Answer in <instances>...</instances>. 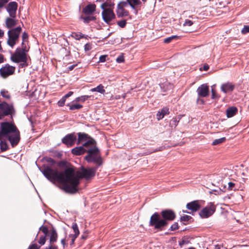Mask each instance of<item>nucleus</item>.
Listing matches in <instances>:
<instances>
[{
    "label": "nucleus",
    "instance_id": "29",
    "mask_svg": "<svg viewBox=\"0 0 249 249\" xmlns=\"http://www.w3.org/2000/svg\"><path fill=\"white\" fill-rule=\"evenodd\" d=\"M113 5V4H112L111 2H103L101 5V8L104 10L106 9V8H111V6Z\"/></svg>",
    "mask_w": 249,
    "mask_h": 249
},
{
    "label": "nucleus",
    "instance_id": "6",
    "mask_svg": "<svg viewBox=\"0 0 249 249\" xmlns=\"http://www.w3.org/2000/svg\"><path fill=\"white\" fill-rule=\"evenodd\" d=\"M21 32V28L20 27H18L8 31L7 33L8 38L7 41V43L12 48L14 47L18 41Z\"/></svg>",
    "mask_w": 249,
    "mask_h": 249
},
{
    "label": "nucleus",
    "instance_id": "50",
    "mask_svg": "<svg viewBox=\"0 0 249 249\" xmlns=\"http://www.w3.org/2000/svg\"><path fill=\"white\" fill-rule=\"evenodd\" d=\"M178 224L177 223H174L173 225H172L171 227V229L172 231H174L177 229H178Z\"/></svg>",
    "mask_w": 249,
    "mask_h": 249
},
{
    "label": "nucleus",
    "instance_id": "63",
    "mask_svg": "<svg viewBox=\"0 0 249 249\" xmlns=\"http://www.w3.org/2000/svg\"><path fill=\"white\" fill-rule=\"evenodd\" d=\"M48 161H52L53 162H54L53 160L51 158H50V160Z\"/></svg>",
    "mask_w": 249,
    "mask_h": 249
},
{
    "label": "nucleus",
    "instance_id": "12",
    "mask_svg": "<svg viewBox=\"0 0 249 249\" xmlns=\"http://www.w3.org/2000/svg\"><path fill=\"white\" fill-rule=\"evenodd\" d=\"M17 8L18 4L16 2L11 1L8 3L7 7V11L10 17L16 18Z\"/></svg>",
    "mask_w": 249,
    "mask_h": 249
},
{
    "label": "nucleus",
    "instance_id": "37",
    "mask_svg": "<svg viewBox=\"0 0 249 249\" xmlns=\"http://www.w3.org/2000/svg\"><path fill=\"white\" fill-rule=\"evenodd\" d=\"M72 36L77 40H79L80 39L83 38L84 37V35L82 34H78L76 33H74L72 35Z\"/></svg>",
    "mask_w": 249,
    "mask_h": 249
},
{
    "label": "nucleus",
    "instance_id": "19",
    "mask_svg": "<svg viewBox=\"0 0 249 249\" xmlns=\"http://www.w3.org/2000/svg\"><path fill=\"white\" fill-rule=\"evenodd\" d=\"M129 12L128 11L126 10L122 7L117 6V15L118 17H123L127 16L128 15Z\"/></svg>",
    "mask_w": 249,
    "mask_h": 249
},
{
    "label": "nucleus",
    "instance_id": "5",
    "mask_svg": "<svg viewBox=\"0 0 249 249\" xmlns=\"http://www.w3.org/2000/svg\"><path fill=\"white\" fill-rule=\"evenodd\" d=\"M28 49L26 46L17 48L15 52L11 54L10 59L13 62L19 63L20 68H24L28 66L27 62Z\"/></svg>",
    "mask_w": 249,
    "mask_h": 249
},
{
    "label": "nucleus",
    "instance_id": "54",
    "mask_svg": "<svg viewBox=\"0 0 249 249\" xmlns=\"http://www.w3.org/2000/svg\"><path fill=\"white\" fill-rule=\"evenodd\" d=\"M46 249H57V247L55 246L50 245L48 248Z\"/></svg>",
    "mask_w": 249,
    "mask_h": 249
},
{
    "label": "nucleus",
    "instance_id": "2",
    "mask_svg": "<svg viewBox=\"0 0 249 249\" xmlns=\"http://www.w3.org/2000/svg\"><path fill=\"white\" fill-rule=\"evenodd\" d=\"M20 140L19 131L16 126L9 122H2L0 124V146L2 151L8 148L6 141L8 140L14 147L17 145Z\"/></svg>",
    "mask_w": 249,
    "mask_h": 249
},
{
    "label": "nucleus",
    "instance_id": "28",
    "mask_svg": "<svg viewBox=\"0 0 249 249\" xmlns=\"http://www.w3.org/2000/svg\"><path fill=\"white\" fill-rule=\"evenodd\" d=\"M1 95L6 99H9L10 97V94L8 90L3 89L0 91Z\"/></svg>",
    "mask_w": 249,
    "mask_h": 249
},
{
    "label": "nucleus",
    "instance_id": "3",
    "mask_svg": "<svg viewBox=\"0 0 249 249\" xmlns=\"http://www.w3.org/2000/svg\"><path fill=\"white\" fill-rule=\"evenodd\" d=\"M83 145L87 149L88 155L85 157L86 160L88 162H94L98 166L101 165L102 164V158L95 141L90 139L84 143Z\"/></svg>",
    "mask_w": 249,
    "mask_h": 249
},
{
    "label": "nucleus",
    "instance_id": "48",
    "mask_svg": "<svg viewBox=\"0 0 249 249\" xmlns=\"http://www.w3.org/2000/svg\"><path fill=\"white\" fill-rule=\"evenodd\" d=\"M84 49L85 51H88L90 50L91 49V45L90 44L87 43L86 44H85L84 46Z\"/></svg>",
    "mask_w": 249,
    "mask_h": 249
},
{
    "label": "nucleus",
    "instance_id": "8",
    "mask_svg": "<svg viewBox=\"0 0 249 249\" xmlns=\"http://www.w3.org/2000/svg\"><path fill=\"white\" fill-rule=\"evenodd\" d=\"M14 112V107L12 105L5 102L0 104V114L1 119L6 116L12 115Z\"/></svg>",
    "mask_w": 249,
    "mask_h": 249
},
{
    "label": "nucleus",
    "instance_id": "10",
    "mask_svg": "<svg viewBox=\"0 0 249 249\" xmlns=\"http://www.w3.org/2000/svg\"><path fill=\"white\" fill-rule=\"evenodd\" d=\"M103 20L105 22L109 24L115 17V14L111 8L104 9L102 13Z\"/></svg>",
    "mask_w": 249,
    "mask_h": 249
},
{
    "label": "nucleus",
    "instance_id": "4",
    "mask_svg": "<svg viewBox=\"0 0 249 249\" xmlns=\"http://www.w3.org/2000/svg\"><path fill=\"white\" fill-rule=\"evenodd\" d=\"M162 217L157 213L153 214L150 218V225L154 226L156 229H161L167 224V220H173L175 217V214L170 210L162 211L161 213Z\"/></svg>",
    "mask_w": 249,
    "mask_h": 249
},
{
    "label": "nucleus",
    "instance_id": "51",
    "mask_svg": "<svg viewBox=\"0 0 249 249\" xmlns=\"http://www.w3.org/2000/svg\"><path fill=\"white\" fill-rule=\"evenodd\" d=\"M212 99H214L215 97H217V95H216V92L214 90V89H213V87L212 88Z\"/></svg>",
    "mask_w": 249,
    "mask_h": 249
},
{
    "label": "nucleus",
    "instance_id": "32",
    "mask_svg": "<svg viewBox=\"0 0 249 249\" xmlns=\"http://www.w3.org/2000/svg\"><path fill=\"white\" fill-rule=\"evenodd\" d=\"M28 36L27 33L24 32L22 35V47L26 46L25 42L27 40Z\"/></svg>",
    "mask_w": 249,
    "mask_h": 249
},
{
    "label": "nucleus",
    "instance_id": "62",
    "mask_svg": "<svg viewBox=\"0 0 249 249\" xmlns=\"http://www.w3.org/2000/svg\"><path fill=\"white\" fill-rule=\"evenodd\" d=\"M96 1L97 2H103V3L105 2V0H96Z\"/></svg>",
    "mask_w": 249,
    "mask_h": 249
},
{
    "label": "nucleus",
    "instance_id": "44",
    "mask_svg": "<svg viewBox=\"0 0 249 249\" xmlns=\"http://www.w3.org/2000/svg\"><path fill=\"white\" fill-rule=\"evenodd\" d=\"M78 235H75V234H71L69 235V237L71 238V242L70 243L71 245L73 244L74 243V242L75 240V239L77 237Z\"/></svg>",
    "mask_w": 249,
    "mask_h": 249
},
{
    "label": "nucleus",
    "instance_id": "53",
    "mask_svg": "<svg viewBox=\"0 0 249 249\" xmlns=\"http://www.w3.org/2000/svg\"><path fill=\"white\" fill-rule=\"evenodd\" d=\"M73 92L72 91H69L67 94H66L63 97L66 99L67 98L71 96L73 94Z\"/></svg>",
    "mask_w": 249,
    "mask_h": 249
},
{
    "label": "nucleus",
    "instance_id": "61",
    "mask_svg": "<svg viewBox=\"0 0 249 249\" xmlns=\"http://www.w3.org/2000/svg\"><path fill=\"white\" fill-rule=\"evenodd\" d=\"M197 102H198V103H199V102H201V104H203V100H202V99H199V98H198V99H197Z\"/></svg>",
    "mask_w": 249,
    "mask_h": 249
},
{
    "label": "nucleus",
    "instance_id": "1",
    "mask_svg": "<svg viewBox=\"0 0 249 249\" xmlns=\"http://www.w3.org/2000/svg\"><path fill=\"white\" fill-rule=\"evenodd\" d=\"M97 168H82L80 171L75 173L74 170L69 168L63 172L47 166L41 170L44 176L51 182L57 181L63 185L64 190L69 193H75L78 190L79 179H86L93 177Z\"/></svg>",
    "mask_w": 249,
    "mask_h": 249
},
{
    "label": "nucleus",
    "instance_id": "64",
    "mask_svg": "<svg viewBox=\"0 0 249 249\" xmlns=\"http://www.w3.org/2000/svg\"><path fill=\"white\" fill-rule=\"evenodd\" d=\"M189 249H195L193 247H191V248H189Z\"/></svg>",
    "mask_w": 249,
    "mask_h": 249
},
{
    "label": "nucleus",
    "instance_id": "58",
    "mask_svg": "<svg viewBox=\"0 0 249 249\" xmlns=\"http://www.w3.org/2000/svg\"><path fill=\"white\" fill-rule=\"evenodd\" d=\"M209 66L208 65H204L203 67V69L205 71H207L209 69Z\"/></svg>",
    "mask_w": 249,
    "mask_h": 249
},
{
    "label": "nucleus",
    "instance_id": "49",
    "mask_svg": "<svg viewBox=\"0 0 249 249\" xmlns=\"http://www.w3.org/2000/svg\"><path fill=\"white\" fill-rule=\"evenodd\" d=\"M7 2L8 0H0V9L2 8Z\"/></svg>",
    "mask_w": 249,
    "mask_h": 249
},
{
    "label": "nucleus",
    "instance_id": "34",
    "mask_svg": "<svg viewBox=\"0 0 249 249\" xmlns=\"http://www.w3.org/2000/svg\"><path fill=\"white\" fill-rule=\"evenodd\" d=\"M177 36H173L170 37L166 38L164 40V42L165 43H170L172 40H173L174 38H177Z\"/></svg>",
    "mask_w": 249,
    "mask_h": 249
},
{
    "label": "nucleus",
    "instance_id": "39",
    "mask_svg": "<svg viewBox=\"0 0 249 249\" xmlns=\"http://www.w3.org/2000/svg\"><path fill=\"white\" fill-rule=\"evenodd\" d=\"M39 230L41 231L45 235L48 234V230L46 227L42 226L41 227H40Z\"/></svg>",
    "mask_w": 249,
    "mask_h": 249
},
{
    "label": "nucleus",
    "instance_id": "14",
    "mask_svg": "<svg viewBox=\"0 0 249 249\" xmlns=\"http://www.w3.org/2000/svg\"><path fill=\"white\" fill-rule=\"evenodd\" d=\"M186 207L192 212H196L200 209V204L198 201L195 200L187 203Z\"/></svg>",
    "mask_w": 249,
    "mask_h": 249
},
{
    "label": "nucleus",
    "instance_id": "45",
    "mask_svg": "<svg viewBox=\"0 0 249 249\" xmlns=\"http://www.w3.org/2000/svg\"><path fill=\"white\" fill-rule=\"evenodd\" d=\"M45 242H46V237L45 236H41L40 237V239L38 241V243L41 245H43L45 243Z\"/></svg>",
    "mask_w": 249,
    "mask_h": 249
},
{
    "label": "nucleus",
    "instance_id": "40",
    "mask_svg": "<svg viewBox=\"0 0 249 249\" xmlns=\"http://www.w3.org/2000/svg\"><path fill=\"white\" fill-rule=\"evenodd\" d=\"M124 59L123 55H120L116 58V61L119 63H122L124 62Z\"/></svg>",
    "mask_w": 249,
    "mask_h": 249
},
{
    "label": "nucleus",
    "instance_id": "23",
    "mask_svg": "<svg viewBox=\"0 0 249 249\" xmlns=\"http://www.w3.org/2000/svg\"><path fill=\"white\" fill-rule=\"evenodd\" d=\"M169 113V109L167 107H164L160 111H159L157 114V118L158 120L162 119L165 115Z\"/></svg>",
    "mask_w": 249,
    "mask_h": 249
},
{
    "label": "nucleus",
    "instance_id": "60",
    "mask_svg": "<svg viewBox=\"0 0 249 249\" xmlns=\"http://www.w3.org/2000/svg\"><path fill=\"white\" fill-rule=\"evenodd\" d=\"M221 246L219 245H216L215 246V249H220Z\"/></svg>",
    "mask_w": 249,
    "mask_h": 249
},
{
    "label": "nucleus",
    "instance_id": "26",
    "mask_svg": "<svg viewBox=\"0 0 249 249\" xmlns=\"http://www.w3.org/2000/svg\"><path fill=\"white\" fill-rule=\"evenodd\" d=\"M90 96L89 95H83L80 97H78L75 98V99L73 101V102H84L86 100L89 99Z\"/></svg>",
    "mask_w": 249,
    "mask_h": 249
},
{
    "label": "nucleus",
    "instance_id": "56",
    "mask_svg": "<svg viewBox=\"0 0 249 249\" xmlns=\"http://www.w3.org/2000/svg\"><path fill=\"white\" fill-rule=\"evenodd\" d=\"M187 243V242L186 241H185L184 240H182L181 241H180L179 242V245L180 246H183V245Z\"/></svg>",
    "mask_w": 249,
    "mask_h": 249
},
{
    "label": "nucleus",
    "instance_id": "24",
    "mask_svg": "<svg viewBox=\"0 0 249 249\" xmlns=\"http://www.w3.org/2000/svg\"><path fill=\"white\" fill-rule=\"evenodd\" d=\"M90 91L92 92L96 91L101 94H104L105 92L104 87L102 84H100L96 88L91 89Z\"/></svg>",
    "mask_w": 249,
    "mask_h": 249
},
{
    "label": "nucleus",
    "instance_id": "46",
    "mask_svg": "<svg viewBox=\"0 0 249 249\" xmlns=\"http://www.w3.org/2000/svg\"><path fill=\"white\" fill-rule=\"evenodd\" d=\"M228 184V190H232L235 186V184L232 182H229Z\"/></svg>",
    "mask_w": 249,
    "mask_h": 249
},
{
    "label": "nucleus",
    "instance_id": "22",
    "mask_svg": "<svg viewBox=\"0 0 249 249\" xmlns=\"http://www.w3.org/2000/svg\"><path fill=\"white\" fill-rule=\"evenodd\" d=\"M95 8V4H89L84 9V12L86 14H91L94 12Z\"/></svg>",
    "mask_w": 249,
    "mask_h": 249
},
{
    "label": "nucleus",
    "instance_id": "59",
    "mask_svg": "<svg viewBox=\"0 0 249 249\" xmlns=\"http://www.w3.org/2000/svg\"><path fill=\"white\" fill-rule=\"evenodd\" d=\"M61 243L63 245V246L64 247V246L65 245V239H62L61 241Z\"/></svg>",
    "mask_w": 249,
    "mask_h": 249
},
{
    "label": "nucleus",
    "instance_id": "7",
    "mask_svg": "<svg viewBox=\"0 0 249 249\" xmlns=\"http://www.w3.org/2000/svg\"><path fill=\"white\" fill-rule=\"evenodd\" d=\"M215 209V206L213 203L211 202L199 212V214L202 218H207L213 214Z\"/></svg>",
    "mask_w": 249,
    "mask_h": 249
},
{
    "label": "nucleus",
    "instance_id": "27",
    "mask_svg": "<svg viewBox=\"0 0 249 249\" xmlns=\"http://www.w3.org/2000/svg\"><path fill=\"white\" fill-rule=\"evenodd\" d=\"M67 106L70 107V109L71 110L79 109L83 107L82 105L77 104H73L72 105L68 104Z\"/></svg>",
    "mask_w": 249,
    "mask_h": 249
},
{
    "label": "nucleus",
    "instance_id": "33",
    "mask_svg": "<svg viewBox=\"0 0 249 249\" xmlns=\"http://www.w3.org/2000/svg\"><path fill=\"white\" fill-rule=\"evenodd\" d=\"M128 5H129V2H128L127 0H126V1H121L118 4V5L119 6L122 7L123 8L127 7L128 6Z\"/></svg>",
    "mask_w": 249,
    "mask_h": 249
},
{
    "label": "nucleus",
    "instance_id": "15",
    "mask_svg": "<svg viewBox=\"0 0 249 249\" xmlns=\"http://www.w3.org/2000/svg\"><path fill=\"white\" fill-rule=\"evenodd\" d=\"M221 90L225 93L231 92L234 89V85L231 83L227 82L221 85Z\"/></svg>",
    "mask_w": 249,
    "mask_h": 249
},
{
    "label": "nucleus",
    "instance_id": "18",
    "mask_svg": "<svg viewBox=\"0 0 249 249\" xmlns=\"http://www.w3.org/2000/svg\"><path fill=\"white\" fill-rule=\"evenodd\" d=\"M238 109L235 107H231L226 110V115L228 118L234 116L237 112Z\"/></svg>",
    "mask_w": 249,
    "mask_h": 249
},
{
    "label": "nucleus",
    "instance_id": "57",
    "mask_svg": "<svg viewBox=\"0 0 249 249\" xmlns=\"http://www.w3.org/2000/svg\"><path fill=\"white\" fill-rule=\"evenodd\" d=\"M4 31L0 29V38L4 36Z\"/></svg>",
    "mask_w": 249,
    "mask_h": 249
},
{
    "label": "nucleus",
    "instance_id": "43",
    "mask_svg": "<svg viewBox=\"0 0 249 249\" xmlns=\"http://www.w3.org/2000/svg\"><path fill=\"white\" fill-rule=\"evenodd\" d=\"M191 218V217L189 215H185L181 217L180 219L181 221H188Z\"/></svg>",
    "mask_w": 249,
    "mask_h": 249
},
{
    "label": "nucleus",
    "instance_id": "52",
    "mask_svg": "<svg viewBox=\"0 0 249 249\" xmlns=\"http://www.w3.org/2000/svg\"><path fill=\"white\" fill-rule=\"evenodd\" d=\"M39 247L36 244H33L31 246L29 247V249H39Z\"/></svg>",
    "mask_w": 249,
    "mask_h": 249
},
{
    "label": "nucleus",
    "instance_id": "55",
    "mask_svg": "<svg viewBox=\"0 0 249 249\" xmlns=\"http://www.w3.org/2000/svg\"><path fill=\"white\" fill-rule=\"evenodd\" d=\"M4 62L3 56L0 53V64Z\"/></svg>",
    "mask_w": 249,
    "mask_h": 249
},
{
    "label": "nucleus",
    "instance_id": "30",
    "mask_svg": "<svg viewBox=\"0 0 249 249\" xmlns=\"http://www.w3.org/2000/svg\"><path fill=\"white\" fill-rule=\"evenodd\" d=\"M225 140H226V138L225 137L221 138L218 139H215L213 141L212 144L214 145H218V144L223 143V142H224L225 141Z\"/></svg>",
    "mask_w": 249,
    "mask_h": 249
},
{
    "label": "nucleus",
    "instance_id": "16",
    "mask_svg": "<svg viewBox=\"0 0 249 249\" xmlns=\"http://www.w3.org/2000/svg\"><path fill=\"white\" fill-rule=\"evenodd\" d=\"M87 152V149L83 145L76 147L71 150V153L75 155H80Z\"/></svg>",
    "mask_w": 249,
    "mask_h": 249
},
{
    "label": "nucleus",
    "instance_id": "17",
    "mask_svg": "<svg viewBox=\"0 0 249 249\" xmlns=\"http://www.w3.org/2000/svg\"><path fill=\"white\" fill-rule=\"evenodd\" d=\"M78 140H77V144H79L81 143L84 142H87L90 139V138H89L88 135L84 133L79 132L78 133Z\"/></svg>",
    "mask_w": 249,
    "mask_h": 249
},
{
    "label": "nucleus",
    "instance_id": "25",
    "mask_svg": "<svg viewBox=\"0 0 249 249\" xmlns=\"http://www.w3.org/2000/svg\"><path fill=\"white\" fill-rule=\"evenodd\" d=\"M57 238V234L55 230H53L51 233L50 242L51 243H54L56 241Z\"/></svg>",
    "mask_w": 249,
    "mask_h": 249
},
{
    "label": "nucleus",
    "instance_id": "36",
    "mask_svg": "<svg viewBox=\"0 0 249 249\" xmlns=\"http://www.w3.org/2000/svg\"><path fill=\"white\" fill-rule=\"evenodd\" d=\"M193 24V22L189 19H186L183 23V26H191Z\"/></svg>",
    "mask_w": 249,
    "mask_h": 249
},
{
    "label": "nucleus",
    "instance_id": "38",
    "mask_svg": "<svg viewBox=\"0 0 249 249\" xmlns=\"http://www.w3.org/2000/svg\"><path fill=\"white\" fill-rule=\"evenodd\" d=\"M241 32L243 34L249 33V25L244 26L241 31Z\"/></svg>",
    "mask_w": 249,
    "mask_h": 249
},
{
    "label": "nucleus",
    "instance_id": "31",
    "mask_svg": "<svg viewBox=\"0 0 249 249\" xmlns=\"http://www.w3.org/2000/svg\"><path fill=\"white\" fill-rule=\"evenodd\" d=\"M72 228L73 230V231L74 232V234L77 235H79V231L78 230V226L76 223H73L72 225Z\"/></svg>",
    "mask_w": 249,
    "mask_h": 249
},
{
    "label": "nucleus",
    "instance_id": "21",
    "mask_svg": "<svg viewBox=\"0 0 249 249\" xmlns=\"http://www.w3.org/2000/svg\"><path fill=\"white\" fill-rule=\"evenodd\" d=\"M15 18H7L5 20L6 26L7 28H11L16 25L17 21Z\"/></svg>",
    "mask_w": 249,
    "mask_h": 249
},
{
    "label": "nucleus",
    "instance_id": "11",
    "mask_svg": "<svg viewBox=\"0 0 249 249\" xmlns=\"http://www.w3.org/2000/svg\"><path fill=\"white\" fill-rule=\"evenodd\" d=\"M76 140V136L74 133H71L66 135L62 140V142L68 146H73Z\"/></svg>",
    "mask_w": 249,
    "mask_h": 249
},
{
    "label": "nucleus",
    "instance_id": "47",
    "mask_svg": "<svg viewBox=\"0 0 249 249\" xmlns=\"http://www.w3.org/2000/svg\"><path fill=\"white\" fill-rule=\"evenodd\" d=\"M107 55H101L99 58V62H105L106 60Z\"/></svg>",
    "mask_w": 249,
    "mask_h": 249
},
{
    "label": "nucleus",
    "instance_id": "41",
    "mask_svg": "<svg viewBox=\"0 0 249 249\" xmlns=\"http://www.w3.org/2000/svg\"><path fill=\"white\" fill-rule=\"evenodd\" d=\"M82 18L84 20V22H85V23H88L90 21H91V20L93 19V17H90V16H88V17H84V18Z\"/></svg>",
    "mask_w": 249,
    "mask_h": 249
},
{
    "label": "nucleus",
    "instance_id": "13",
    "mask_svg": "<svg viewBox=\"0 0 249 249\" xmlns=\"http://www.w3.org/2000/svg\"><path fill=\"white\" fill-rule=\"evenodd\" d=\"M209 87L205 84L201 85L197 89L198 96L200 97H207L209 94Z\"/></svg>",
    "mask_w": 249,
    "mask_h": 249
},
{
    "label": "nucleus",
    "instance_id": "9",
    "mask_svg": "<svg viewBox=\"0 0 249 249\" xmlns=\"http://www.w3.org/2000/svg\"><path fill=\"white\" fill-rule=\"evenodd\" d=\"M15 71V67L11 66L9 64H6L0 69V75L3 78H6L14 74Z\"/></svg>",
    "mask_w": 249,
    "mask_h": 249
},
{
    "label": "nucleus",
    "instance_id": "35",
    "mask_svg": "<svg viewBox=\"0 0 249 249\" xmlns=\"http://www.w3.org/2000/svg\"><path fill=\"white\" fill-rule=\"evenodd\" d=\"M117 24L120 27L124 28L125 26L126 22L125 20H122L118 21Z\"/></svg>",
    "mask_w": 249,
    "mask_h": 249
},
{
    "label": "nucleus",
    "instance_id": "20",
    "mask_svg": "<svg viewBox=\"0 0 249 249\" xmlns=\"http://www.w3.org/2000/svg\"><path fill=\"white\" fill-rule=\"evenodd\" d=\"M129 2V5L130 7L134 10L136 11V14H137V11L136 10V8L138 7L139 5L142 4V2L140 0H127Z\"/></svg>",
    "mask_w": 249,
    "mask_h": 249
},
{
    "label": "nucleus",
    "instance_id": "42",
    "mask_svg": "<svg viewBox=\"0 0 249 249\" xmlns=\"http://www.w3.org/2000/svg\"><path fill=\"white\" fill-rule=\"evenodd\" d=\"M66 100V99L64 97H63L61 98V99L58 101V106L60 107H63L65 104Z\"/></svg>",
    "mask_w": 249,
    "mask_h": 249
}]
</instances>
